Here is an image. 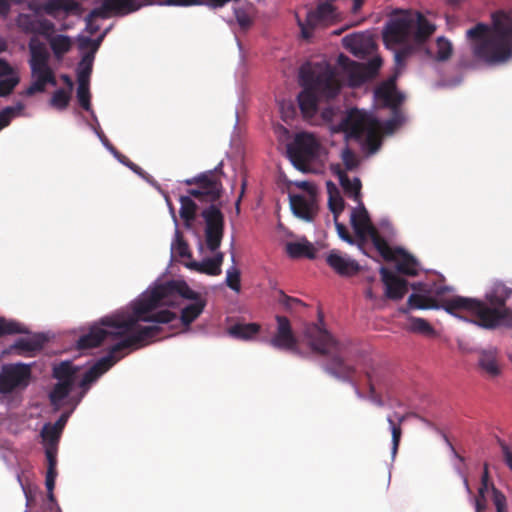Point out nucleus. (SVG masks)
I'll use <instances>...</instances> for the list:
<instances>
[{
	"mask_svg": "<svg viewBox=\"0 0 512 512\" xmlns=\"http://www.w3.org/2000/svg\"><path fill=\"white\" fill-rule=\"evenodd\" d=\"M180 298L193 301L182 309L180 316L182 324L188 327L202 314L206 300L192 290L185 281L171 280L156 286L149 294L136 301L137 313L143 318H148L141 320L142 322L169 323L177 318L174 312L161 310L153 313V311L160 306H178Z\"/></svg>",
	"mask_w": 512,
	"mask_h": 512,
	"instance_id": "1",
	"label": "nucleus"
},
{
	"mask_svg": "<svg viewBox=\"0 0 512 512\" xmlns=\"http://www.w3.org/2000/svg\"><path fill=\"white\" fill-rule=\"evenodd\" d=\"M512 295V289L504 283L497 282L486 293L485 300L463 296L446 299L443 309L451 315L468 319L479 327L495 329L502 324L512 323V310L506 306Z\"/></svg>",
	"mask_w": 512,
	"mask_h": 512,
	"instance_id": "2",
	"label": "nucleus"
},
{
	"mask_svg": "<svg viewBox=\"0 0 512 512\" xmlns=\"http://www.w3.org/2000/svg\"><path fill=\"white\" fill-rule=\"evenodd\" d=\"M304 335L312 351L326 358L323 364L324 371L336 379L350 383L357 397L364 398L354 379L356 367L347 362L351 342L335 338L324 327V320L321 316L319 323H311L306 326Z\"/></svg>",
	"mask_w": 512,
	"mask_h": 512,
	"instance_id": "3",
	"label": "nucleus"
},
{
	"mask_svg": "<svg viewBox=\"0 0 512 512\" xmlns=\"http://www.w3.org/2000/svg\"><path fill=\"white\" fill-rule=\"evenodd\" d=\"M473 56L490 66L506 63L512 58V23L493 16V27L477 23L466 32Z\"/></svg>",
	"mask_w": 512,
	"mask_h": 512,
	"instance_id": "4",
	"label": "nucleus"
},
{
	"mask_svg": "<svg viewBox=\"0 0 512 512\" xmlns=\"http://www.w3.org/2000/svg\"><path fill=\"white\" fill-rule=\"evenodd\" d=\"M222 192V182L212 170L198 175L197 187L188 190V194L199 202L209 203V206L202 210L201 217L205 223V243L211 252L218 250L224 236L225 220L220 202Z\"/></svg>",
	"mask_w": 512,
	"mask_h": 512,
	"instance_id": "5",
	"label": "nucleus"
},
{
	"mask_svg": "<svg viewBox=\"0 0 512 512\" xmlns=\"http://www.w3.org/2000/svg\"><path fill=\"white\" fill-rule=\"evenodd\" d=\"M137 313V304L133 303L132 312H118L105 316L97 324L90 327L88 333L83 334L77 340L79 350L99 347L105 341H114L136 333L143 328L139 325L141 320H147Z\"/></svg>",
	"mask_w": 512,
	"mask_h": 512,
	"instance_id": "6",
	"label": "nucleus"
},
{
	"mask_svg": "<svg viewBox=\"0 0 512 512\" xmlns=\"http://www.w3.org/2000/svg\"><path fill=\"white\" fill-rule=\"evenodd\" d=\"M160 332L161 328L159 326H145L144 328L138 330L136 333L114 344L110 348L109 354L107 356L99 359L84 373L82 379L79 382V387L82 389L79 397L77 399L71 397L68 402L72 404L73 407L78 405L86 392L89 390L90 385L123 357V355H120L123 350L142 347L148 344L154 338H157Z\"/></svg>",
	"mask_w": 512,
	"mask_h": 512,
	"instance_id": "7",
	"label": "nucleus"
},
{
	"mask_svg": "<svg viewBox=\"0 0 512 512\" xmlns=\"http://www.w3.org/2000/svg\"><path fill=\"white\" fill-rule=\"evenodd\" d=\"M299 82L322 96L324 100L334 99L343 86L337 69L327 62L306 63L299 71Z\"/></svg>",
	"mask_w": 512,
	"mask_h": 512,
	"instance_id": "8",
	"label": "nucleus"
},
{
	"mask_svg": "<svg viewBox=\"0 0 512 512\" xmlns=\"http://www.w3.org/2000/svg\"><path fill=\"white\" fill-rule=\"evenodd\" d=\"M339 129L356 140L364 139V146L370 154L381 146V123L372 114L353 108L339 123Z\"/></svg>",
	"mask_w": 512,
	"mask_h": 512,
	"instance_id": "9",
	"label": "nucleus"
},
{
	"mask_svg": "<svg viewBox=\"0 0 512 512\" xmlns=\"http://www.w3.org/2000/svg\"><path fill=\"white\" fill-rule=\"evenodd\" d=\"M30 52L29 65L34 82L28 87L26 94L31 96L45 91L46 85L56 86L57 81L52 68L49 66V53L45 44L37 38H31L28 43Z\"/></svg>",
	"mask_w": 512,
	"mask_h": 512,
	"instance_id": "10",
	"label": "nucleus"
},
{
	"mask_svg": "<svg viewBox=\"0 0 512 512\" xmlns=\"http://www.w3.org/2000/svg\"><path fill=\"white\" fill-rule=\"evenodd\" d=\"M321 151L322 146L317 138L306 132L297 134L287 148L292 164L302 172L312 171L311 165L320 159Z\"/></svg>",
	"mask_w": 512,
	"mask_h": 512,
	"instance_id": "11",
	"label": "nucleus"
},
{
	"mask_svg": "<svg viewBox=\"0 0 512 512\" xmlns=\"http://www.w3.org/2000/svg\"><path fill=\"white\" fill-rule=\"evenodd\" d=\"M79 369L70 361H62L53 368V377L58 380L48 397L54 411L64 406V400L69 396L74 386Z\"/></svg>",
	"mask_w": 512,
	"mask_h": 512,
	"instance_id": "12",
	"label": "nucleus"
},
{
	"mask_svg": "<svg viewBox=\"0 0 512 512\" xmlns=\"http://www.w3.org/2000/svg\"><path fill=\"white\" fill-rule=\"evenodd\" d=\"M358 207L352 209L351 225L359 238L369 236L375 249L383 258H391L390 245L371 223L369 214L363 202L357 203Z\"/></svg>",
	"mask_w": 512,
	"mask_h": 512,
	"instance_id": "13",
	"label": "nucleus"
},
{
	"mask_svg": "<svg viewBox=\"0 0 512 512\" xmlns=\"http://www.w3.org/2000/svg\"><path fill=\"white\" fill-rule=\"evenodd\" d=\"M32 378L31 365L25 363L5 364L0 370V393L9 394L25 390Z\"/></svg>",
	"mask_w": 512,
	"mask_h": 512,
	"instance_id": "14",
	"label": "nucleus"
},
{
	"mask_svg": "<svg viewBox=\"0 0 512 512\" xmlns=\"http://www.w3.org/2000/svg\"><path fill=\"white\" fill-rule=\"evenodd\" d=\"M296 18L302 37L310 39L316 28L326 27L334 22L336 18L335 7L332 3L323 2L318 4L314 10L308 11L305 20H301L297 15Z\"/></svg>",
	"mask_w": 512,
	"mask_h": 512,
	"instance_id": "15",
	"label": "nucleus"
},
{
	"mask_svg": "<svg viewBox=\"0 0 512 512\" xmlns=\"http://www.w3.org/2000/svg\"><path fill=\"white\" fill-rule=\"evenodd\" d=\"M415 25L410 13L392 18L383 31V40L387 45L404 43Z\"/></svg>",
	"mask_w": 512,
	"mask_h": 512,
	"instance_id": "16",
	"label": "nucleus"
},
{
	"mask_svg": "<svg viewBox=\"0 0 512 512\" xmlns=\"http://www.w3.org/2000/svg\"><path fill=\"white\" fill-rule=\"evenodd\" d=\"M15 24L22 33L33 35L32 38H36L35 36L37 35L48 37L55 31V25L52 21L39 18L32 14H19L15 20Z\"/></svg>",
	"mask_w": 512,
	"mask_h": 512,
	"instance_id": "17",
	"label": "nucleus"
},
{
	"mask_svg": "<svg viewBox=\"0 0 512 512\" xmlns=\"http://www.w3.org/2000/svg\"><path fill=\"white\" fill-rule=\"evenodd\" d=\"M141 7L142 4L137 0H104L100 7L90 11V17L106 19L110 16H125Z\"/></svg>",
	"mask_w": 512,
	"mask_h": 512,
	"instance_id": "18",
	"label": "nucleus"
},
{
	"mask_svg": "<svg viewBox=\"0 0 512 512\" xmlns=\"http://www.w3.org/2000/svg\"><path fill=\"white\" fill-rule=\"evenodd\" d=\"M275 319L277 329L274 336L269 340L270 345L280 350L295 351L298 341L293 333L289 319L280 315H277Z\"/></svg>",
	"mask_w": 512,
	"mask_h": 512,
	"instance_id": "19",
	"label": "nucleus"
},
{
	"mask_svg": "<svg viewBox=\"0 0 512 512\" xmlns=\"http://www.w3.org/2000/svg\"><path fill=\"white\" fill-rule=\"evenodd\" d=\"M290 206L293 214L307 222L314 220L318 212L317 196L311 195H290Z\"/></svg>",
	"mask_w": 512,
	"mask_h": 512,
	"instance_id": "20",
	"label": "nucleus"
},
{
	"mask_svg": "<svg viewBox=\"0 0 512 512\" xmlns=\"http://www.w3.org/2000/svg\"><path fill=\"white\" fill-rule=\"evenodd\" d=\"M382 282L385 285V296L391 300H401L408 291V281L400 278L386 267L380 268Z\"/></svg>",
	"mask_w": 512,
	"mask_h": 512,
	"instance_id": "21",
	"label": "nucleus"
},
{
	"mask_svg": "<svg viewBox=\"0 0 512 512\" xmlns=\"http://www.w3.org/2000/svg\"><path fill=\"white\" fill-rule=\"evenodd\" d=\"M337 63L347 74L346 81L349 87H359L368 80V74L363 65L351 60L348 56L340 54Z\"/></svg>",
	"mask_w": 512,
	"mask_h": 512,
	"instance_id": "22",
	"label": "nucleus"
},
{
	"mask_svg": "<svg viewBox=\"0 0 512 512\" xmlns=\"http://www.w3.org/2000/svg\"><path fill=\"white\" fill-rule=\"evenodd\" d=\"M326 262L340 276H353L360 270L357 261L344 257L338 250H331Z\"/></svg>",
	"mask_w": 512,
	"mask_h": 512,
	"instance_id": "23",
	"label": "nucleus"
},
{
	"mask_svg": "<svg viewBox=\"0 0 512 512\" xmlns=\"http://www.w3.org/2000/svg\"><path fill=\"white\" fill-rule=\"evenodd\" d=\"M391 258H384L386 261H396L397 271L408 276H416L418 274L417 260L407 253L403 248L390 246Z\"/></svg>",
	"mask_w": 512,
	"mask_h": 512,
	"instance_id": "24",
	"label": "nucleus"
},
{
	"mask_svg": "<svg viewBox=\"0 0 512 512\" xmlns=\"http://www.w3.org/2000/svg\"><path fill=\"white\" fill-rule=\"evenodd\" d=\"M331 171L338 177L340 185L347 197L351 198L356 203L362 202L361 199V181L358 177L349 178L347 173L341 168L340 164L331 166Z\"/></svg>",
	"mask_w": 512,
	"mask_h": 512,
	"instance_id": "25",
	"label": "nucleus"
},
{
	"mask_svg": "<svg viewBox=\"0 0 512 512\" xmlns=\"http://www.w3.org/2000/svg\"><path fill=\"white\" fill-rule=\"evenodd\" d=\"M375 97L381 100L385 107L391 108L393 111L398 110L404 99L403 95L396 90L393 80L386 81L377 87Z\"/></svg>",
	"mask_w": 512,
	"mask_h": 512,
	"instance_id": "26",
	"label": "nucleus"
},
{
	"mask_svg": "<svg viewBox=\"0 0 512 512\" xmlns=\"http://www.w3.org/2000/svg\"><path fill=\"white\" fill-rule=\"evenodd\" d=\"M103 35L96 41L91 40L90 38H85L80 43V48L84 49L89 45L93 46L92 52L85 54L80 63H79V69L77 73V79L78 83H87L89 84L90 75L92 73V67H93V60H94V52L98 49L99 43L102 40Z\"/></svg>",
	"mask_w": 512,
	"mask_h": 512,
	"instance_id": "27",
	"label": "nucleus"
},
{
	"mask_svg": "<svg viewBox=\"0 0 512 512\" xmlns=\"http://www.w3.org/2000/svg\"><path fill=\"white\" fill-rule=\"evenodd\" d=\"M302 88L303 90L298 95L299 108L305 117H312L318 110V102L324 99L311 89Z\"/></svg>",
	"mask_w": 512,
	"mask_h": 512,
	"instance_id": "28",
	"label": "nucleus"
},
{
	"mask_svg": "<svg viewBox=\"0 0 512 512\" xmlns=\"http://www.w3.org/2000/svg\"><path fill=\"white\" fill-rule=\"evenodd\" d=\"M478 365L487 376L492 378L501 372L495 349L481 350L478 355Z\"/></svg>",
	"mask_w": 512,
	"mask_h": 512,
	"instance_id": "29",
	"label": "nucleus"
},
{
	"mask_svg": "<svg viewBox=\"0 0 512 512\" xmlns=\"http://www.w3.org/2000/svg\"><path fill=\"white\" fill-rule=\"evenodd\" d=\"M47 338L42 334H35L29 338H19L15 341L12 348L18 351V354H29L39 351L43 348Z\"/></svg>",
	"mask_w": 512,
	"mask_h": 512,
	"instance_id": "30",
	"label": "nucleus"
},
{
	"mask_svg": "<svg viewBox=\"0 0 512 512\" xmlns=\"http://www.w3.org/2000/svg\"><path fill=\"white\" fill-rule=\"evenodd\" d=\"M286 252L293 259L316 258V249L314 245L305 239L302 241L288 242L286 244Z\"/></svg>",
	"mask_w": 512,
	"mask_h": 512,
	"instance_id": "31",
	"label": "nucleus"
},
{
	"mask_svg": "<svg viewBox=\"0 0 512 512\" xmlns=\"http://www.w3.org/2000/svg\"><path fill=\"white\" fill-rule=\"evenodd\" d=\"M261 326L257 323H236L228 328V334L239 340H251L259 332Z\"/></svg>",
	"mask_w": 512,
	"mask_h": 512,
	"instance_id": "32",
	"label": "nucleus"
},
{
	"mask_svg": "<svg viewBox=\"0 0 512 512\" xmlns=\"http://www.w3.org/2000/svg\"><path fill=\"white\" fill-rule=\"evenodd\" d=\"M56 58L61 59L72 48V40L67 35H52L45 37Z\"/></svg>",
	"mask_w": 512,
	"mask_h": 512,
	"instance_id": "33",
	"label": "nucleus"
},
{
	"mask_svg": "<svg viewBox=\"0 0 512 512\" xmlns=\"http://www.w3.org/2000/svg\"><path fill=\"white\" fill-rule=\"evenodd\" d=\"M416 30L414 40L417 43H424L436 30V26L430 23L426 17L417 12L416 14Z\"/></svg>",
	"mask_w": 512,
	"mask_h": 512,
	"instance_id": "34",
	"label": "nucleus"
},
{
	"mask_svg": "<svg viewBox=\"0 0 512 512\" xmlns=\"http://www.w3.org/2000/svg\"><path fill=\"white\" fill-rule=\"evenodd\" d=\"M446 300H443L444 303ZM408 309H438L443 308V304L438 305L436 299L422 294L413 293L407 300Z\"/></svg>",
	"mask_w": 512,
	"mask_h": 512,
	"instance_id": "35",
	"label": "nucleus"
},
{
	"mask_svg": "<svg viewBox=\"0 0 512 512\" xmlns=\"http://www.w3.org/2000/svg\"><path fill=\"white\" fill-rule=\"evenodd\" d=\"M192 196H180V217L183 219L186 226H190L196 219L197 204L191 199Z\"/></svg>",
	"mask_w": 512,
	"mask_h": 512,
	"instance_id": "36",
	"label": "nucleus"
},
{
	"mask_svg": "<svg viewBox=\"0 0 512 512\" xmlns=\"http://www.w3.org/2000/svg\"><path fill=\"white\" fill-rule=\"evenodd\" d=\"M327 185L329 193L328 206L330 211L333 213L334 220H337L344 210L345 202L332 182H328Z\"/></svg>",
	"mask_w": 512,
	"mask_h": 512,
	"instance_id": "37",
	"label": "nucleus"
},
{
	"mask_svg": "<svg viewBox=\"0 0 512 512\" xmlns=\"http://www.w3.org/2000/svg\"><path fill=\"white\" fill-rule=\"evenodd\" d=\"M343 45L355 56H362L365 53L364 39L362 36L353 34L343 38Z\"/></svg>",
	"mask_w": 512,
	"mask_h": 512,
	"instance_id": "38",
	"label": "nucleus"
},
{
	"mask_svg": "<svg viewBox=\"0 0 512 512\" xmlns=\"http://www.w3.org/2000/svg\"><path fill=\"white\" fill-rule=\"evenodd\" d=\"M188 267L197 272L211 276L220 275L222 272L221 268L216 267L210 258H206L200 262H191L190 264H188Z\"/></svg>",
	"mask_w": 512,
	"mask_h": 512,
	"instance_id": "39",
	"label": "nucleus"
},
{
	"mask_svg": "<svg viewBox=\"0 0 512 512\" xmlns=\"http://www.w3.org/2000/svg\"><path fill=\"white\" fill-rule=\"evenodd\" d=\"M71 93V91L64 89L56 90L49 101L50 105L57 110H65L70 103Z\"/></svg>",
	"mask_w": 512,
	"mask_h": 512,
	"instance_id": "40",
	"label": "nucleus"
},
{
	"mask_svg": "<svg viewBox=\"0 0 512 512\" xmlns=\"http://www.w3.org/2000/svg\"><path fill=\"white\" fill-rule=\"evenodd\" d=\"M27 330L20 323L0 317V337L12 334H24Z\"/></svg>",
	"mask_w": 512,
	"mask_h": 512,
	"instance_id": "41",
	"label": "nucleus"
},
{
	"mask_svg": "<svg viewBox=\"0 0 512 512\" xmlns=\"http://www.w3.org/2000/svg\"><path fill=\"white\" fill-rule=\"evenodd\" d=\"M225 283L236 293L241 291V272L236 266L233 265L227 270Z\"/></svg>",
	"mask_w": 512,
	"mask_h": 512,
	"instance_id": "42",
	"label": "nucleus"
},
{
	"mask_svg": "<svg viewBox=\"0 0 512 512\" xmlns=\"http://www.w3.org/2000/svg\"><path fill=\"white\" fill-rule=\"evenodd\" d=\"M437 45V54H436V60L437 61H446L448 60L453 52L452 44L449 40L445 39L444 37H438L436 41Z\"/></svg>",
	"mask_w": 512,
	"mask_h": 512,
	"instance_id": "43",
	"label": "nucleus"
},
{
	"mask_svg": "<svg viewBox=\"0 0 512 512\" xmlns=\"http://www.w3.org/2000/svg\"><path fill=\"white\" fill-rule=\"evenodd\" d=\"M409 330L420 334H431L434 331L433 327L425 319L418 317L409 318Z\"/></svg>",
	"mask_w": 512,
	"mask_h": 512,
	"instance_id": "44",
	"label": "nucleus"
},
{
	"mask_svg": "<svg viewBox=\"0 0 512 512\" xmlns=\"http://www.w3.org/2000/svg\"><path fill=\"white\" fill-rule=\"evenodd\" d=\"M61 433L56 427H54L52 424L48 423L45 424L41 431V436L44 441L48 443V446H56Z\"/></svg>",
	"mask_w": 512,
	"mask_h": 512,
	"instance_id": "45",
	"label": "nucleus"
},
{
	"mask_svg": "<svg viewBox=\"0 0 512 512\" xmlns=\"http://www.w3.org/2000/svg\"><path fill=\"white\" fill-rule=\"evenodd\" d=\"M77 99L80 104V106L86 110H91V95L89 91V84L87 83H78L77 88Z\"/></svg>",
	"mask_w": 512,
	"mask_h": 512,
	"instance_id": "46",
	"label": "nucleus"
},
{
	"mask_svg": "<svg viewBox=\"0 0 512 512\" xmlns=\"http://www.w3.org/2000/svg\"><path fill=\"white\" fill-rule=\"evenodd\" d=\"M172 250L175 253V255L180 258H190L191 257L189 245L183 239V237L181 236V234L178 231L176 232V239L172 245Z\"/></svg>",
	"mask_w": 512,
	"mask_h": 512,
	"instance_id": "47",
	"label": "nucleus"
},
{
	"mask_svg": "<svg viewBox=\"0 0 512 512\" xmlns=\"http://www.w3.org/2000/svg\"><path fill=\"white\" fill-rule=\"evenodd\" d=\"M387 422L389 423L392 434V455L395 456L399 448L402 428L396 425V422L390 416L387 417Z\"/></svg>",
	"mask_w": 512,
	"mask_h": 512,
	"instance_id": "48",
	"label": "nucleus"
},
{
	"mask_svg": "<svg viewBox=\"0 0 512 512\" xmlns=\"http://www.w3.org/2000/svg\"><path fill=\"white\" fill-rule=\"evenodd\" d=\"M341 159L347 170H353L358 166L355 153L348 147L342 150Z\"/></svg>",
	"mask_w": 512,
	"mask_h": 512,
	"instance_id": "49",
	"label": "nucleus"
},
{
	"mask_svg": "<svg viewBox=\"0 0 512 512\" xmlns=\"http://www.w3.org/2000/svg\"><path fill=\"white\" fill-rule=\"evenodd\" d=\"M402 116L398 110L393 111V116L391 119L387 120L383 127L381 126V130L387 134L393 133L394 130L401 124Z\"/></svg>",
	"mask_w": 512,
	"mask_h": 512,
	"instance_id": "50",
	"label": "nucleus"
},
{
	"mask_svg": "<svg viewBox=\"0 0 512 512\" xmlns=\"http://www.w3.org/2000/svg\"><path fill=\"white\" fill-rule=\"evenodd\" d=\"M491 490L493 494V503L496 507L497 512H507L506 511V497L502 492L497 490L494 485H491Z\"/></svg>",
	"mask_w": 512,
	"mask_h": 512,
	"instance_id": "51",
	"label": "nucleus"
},
{
	"mask_svg": "<svg viewBox=\"0 0 512 512\" xmlns=\"http://www.w3.org/2000/svg\"><path fill=\"white\" fill-rule=\"evenodd\" d=\"M235 17L239 26L242 29H248L253 23V19L251 18L249 13H247L245 10L241 8L235 9Z\"/></svg>",
	"mask_w": 512,
	"mask_h": 512,
	"instance_id": "52",
	"label": "nucleus"
},
{
	"mask_svg": "<svg viewBox=\"0 0 512 512\" xmlns=\"http://www.w3.org/2000/svg\"><path fill=\"white\" fill-rule=\"evenodd\" d=\"M17 84V78H5L0 80V97L9 95Z\"/></svg>",
	"mask_w": 512,
	"mask_h": 512,
	"instance_id": "53",
	"label": "nucleus"
},
{
	"mask_svg": "<svg viewBox=\"0 0 512 512\" xmlns=\"http://www.w3.org/2000/svg\"><path fill=\"white\" fill-rule=\"evenodd\" d=\"M279 303L282 304L286 309H292V307L294 305H301V306H305V303L302 302L300 299L298 298H294V297H291V296H288L286 295L282 290L279 291Z\"/></svg>",
	"mask_w": 512,
	"mask_h": 512,
	"instance_id": "54",
	"label": "nucleus"
},
{
	"mask_svg": "<svg viewBox=\"0 0 512 512\" xmlns=\"http://www.w3.org/2000/svg\"><path fill=\"white\" fill-rule=\"evenodd\" d=\"M334 223H335V227H336V230H337V233H338V236L345 242L349 243V244H353L354 243V239L353 237L350 235L347 227L340 223L337 220H334Z\"/></svg>",
	"mask_w": 512,
	"mask_h": 512,
	"instance_id": "55",
	"label": "nucleus"
},
{
	"mask_svg": "<svg viewBox=\"0 0 512 512\" xmlns=\"http://www.w3.org/2000/svg\"><path fill=\"white\" fill-rule=\"evenodd\" d=\"M166 6H182V7H188V6H198L202 5V0H163L162 3Z\"/></svg>",
	"mask_w": 512,
	"mask_h": 512,
	"instance_id": "56",
	"label": "nucleus"
},
{
	"mask_svg": "<svg viewBox=\"0 0 512 512\" xmlns=\"http://www.w3.org/2000/svg\"><path fill=\"white\" fill-rule=\"evenodd\" d=\"M57 477L56 466H48L46 472L45 485L47 490H54L55 480Z\"/></svg>",
	"mask_w": 512,
	"mask_h": 512,
	"instance_id": "57",
	"label": "nucleus"
},
{
	"mask_svg": "<svg viewBox=\"0 0 512 512\" xmlns=\"http://www.w3.org/2000/svg\"><path fill=\"white\" fill-rule=\"evenodd\" d=\"M500 447L504 456V460L508 468L512 471V447L505 442H500Z\"/></svg>",
	"mask_w": 512,
	"mask_h": 512,
	"instance_id": "58",
	"label": "nucleus"
},
{
	"mask_svg": "<svg viewBox=\"0 0 512 512\" xmlns=\"http://www.w3.org/2000/svg\"><path fill=\"white\" fill-rule=\"evenodd\" d=\"M13 112L11 107H6L0 112V130L9 125Z\"/></svg>",
	"mask_w": 512,
	"mask_h": 512,
	"instance_id": "59",
	"label": "nucleus"
},
{
	"mask_svg": "<svg viewBox=\"0 0 512 512\" xmlns=\"http://www.w3.org/2000/svg\"><path fill=\"white\" fill-rule=\"evenodd\" d=\"M62 3H63V0H49L46 4H45V11L52 15L54 14L56 11H59V10H62Z\"/></svg>",
	"mask_w": 512,
	"mask_h": 512,
	"instance_id": "60",
	"label": "nucleus"
},
{
	"mask_svg": "<svg viewBox=\"0 0 512 512\" xmlns=\"http://www.w3.org/2000/svg\"><path fill=\"white\" fill-rule=\"evenodd\" d=\"M48 466H56L57 465V451L56 446H48L45 451Z\"/></svg>",
	"mask_w": 512,
	"mask_h": 512,
	"instance_id": "61",
	"label": "nucleus"
},
{
	"mask_svg": "<svg viewBox=\"0 0 512 512\" xmlns=\"http://www.w3.org/2000/svg\"><path fill=\"white\" fill-rule=\"evenodd\" d=\"M62 10L68 13L78 12L80 10V4L73 0H63Z\"/></svg>",
	"mask_w": 512,
	"mask_h": 512,
	"instance_id": "62",
	"label": "nucleus"
},
{
	"mask_svg": "<svg viewBox=\"0 0 512 512\" xmlns=\"http://www.w3.org/2000/svg\"><path fill=\"white\" fill-rule=\"evenodd\" d=\"M410 54V50L407 48L400 49L395 53V62L398 66L404 65L407 57Z\"/></svg>",
	"mask_w": 512,
	"mask_h": 512,
	"instance_id": "63",
	"label": "nucleus"
},
{
	"mask_svg": "<svg viewBox=\"0 0 512 512\" xmlns=\"http://www.w3.org/2000/svg\"><path fill=\"white\" fill-rule=\"evenodd\" d=\"M476 512H483L486 509V497H481L479 494L474 498Z\"/></svg>",
	"mask_w": 512,
	"mask_h": 512,
	"instance_id": "64",
	"label": "nucleus"
}]
</instances>
